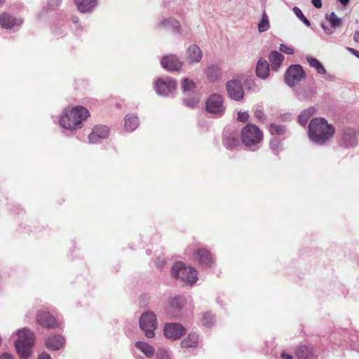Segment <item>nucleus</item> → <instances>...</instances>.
Here are the masks:
<instances>
[{
  "mask_svg": "<svg viewBox=\"0 0 359 359\" xmlns=\"http://www.w3.org/2000/svg\"><path fill=\"white\" fill-rule=\"evenodd\" d=\"M199 101H200V97H195L190 100L189 99L184 100V103L188 107H194L195 106H196L198 104Z\"/></svg>",
  "mask_w": 359,
  "mask_h": 359,
  "instance_id": "e433bc0d",
  "label": "nucleus"
},
{
  "mask_svg": "<svg viewBox=\"0 0 359 359\" xmlns=\"http://www.w3.org/2000/svg\"><path fill=\"white\" fill-rule=\"evenodd\" d=\"M0 22H19L18 19L8 12H4L0 15Z\"/></svg>",
  "mask_w": 359,
  "mask_h": 359,
  "instance_id": "2f4dec72",
  "label": "nucleus"
},
{
  "mask_svg": "<svg viewBox=\"0 0 359 359\" xmlns=\"http://www.w3.org/2000/svg\"><path fill=\"white\" fill-rule=\"evenodd\" d=\"M255 117L257 118L258 120H263L264 118V114L262 111L261 110H256L255 111Z\"/></svg>",
  "mask_w": 359,
  "mask_h": 359,
  "instance_id": "37998d69",
  "label": "nucleus"
},
{
  "mask_svg": "<svg viewBox=\"0 0 359 359\" xmlns=\"http://www.w3.org/2000/svg\"><path fill=\"white\" fill-rule=\"evenodd\" d=\"M333 126L328 124L323 118L313 119L309 126L310 140L318 144H324L332 138L334 134Z\"/></svg>",
  "mask_w": 359,
  "mask_h": 359,
  "instance_id": "f257e3e1",
  "label": "nucleus"
},
{
  "mask_svg": "<svg viewBox=\"0 0 359 359\" xmlns=\"http://www.w3.org/2000/svg\"><path fill=\"white\" fill-rule=\"evenodd\" d=\"M162 67L168 71H180L183 62L176 55H168L164 56L161 60Z\"/></svg>",
  "mask_w": 359,
  "mask_h": 359,
  "instance_id": "f8f14e48",
  "label": "nucleus"
},
{
  "mask_svg": "<svg viewBox=\"0 0 359 359\" xmlns=\"http://www.w3.org/2000/svg\"><path fill=\"white\" fill-rule=\"evenodd\" d=\"M195 259L203 267H208L213 263L212 257L205 249H198L196 251Z\"/></svg>",
  "mask_w": 359,
  "mask_h": 359,
  "instance_id": "dca6fc26",
  "label": "nucleus"
},
{
  "mask_svg": "<svg viewBox=\"0 0 359 359\" xmlns=\"http://www.w3.org/2000/svg\"><path fill=\"white\" fill-rule=\"evenodd\" d=\"M0 359H13V357L8 353H4L0 356Z\"/></svg>",
  "mask_w": 359,
  "mask_h": 359,
  "instance_id": "09e8293b",
  "label": "nucleus"
},
{
  "mask_svg": "<svg viewBox=\"0 0 359 359\" xmlns=\"http://www.w3.org/2000/svg\"><path fill=\"white\" fill-rule=\"evenodd\" d=\"M292 11L294 14L298 18V19L302 22H310L309 20L304 15L301 9L297 6L293 7Z\"/></svg>",
  "mask_w": 359,
  "mask_h": 359,
  "instance_id": "f704fd0d",
  "label": "nucleus"
},
{
  "mask_svg": "<svg viewBox=\"0 0 359 359\" xmlns=\"http://www.w3.org/2000/svg\"><path fill=\"white\" fill-rule=\"evenodd\" d=\"M156 359H170V357L167 351L159 349L156 353Z\"/></svg>",
  "mask_w": 359,
  "mask_h": 359,
  "instance_id": "4c0bfd02",
  "label": "nucleus"
},
{
  "mask_svg": "<svg viewBox=\"0 0 359 359\" xmlns=\"http://www.w3.org/2000/svg\"><path fill=\"white\" fill-rule=\"evenodd\" d=\"M353 39L356 42H359V32H355L354 34Z\"/></svg>",
  "mask_w": 359,
  "mask_h": 359,
  "instance_id": "864d4df0",
  "label": "nucleus"
},
{
  "mask_svg": "<svg viewBox=\"0 0 359 359\" xmlns=\"http://www.w3.org/2000/svg\"><path fill=\"white\" fill-rule=\"evenodd\" d=\"M225 145L229 148H234L239 144V140L237 134L231 133L229 136L226 137L224 140Z\"/></svg>",
  "mask_w": 359,
  "mask_h": 359,
  "instance_id": "c756f323",
  "label": "nucleus"
},
{
  "mask_svg": "<svg viewBox=\"0 0 359 359\" xmlns=\"http://www.w3.org/2000/svg\"><path fill=\"white\" fill-rule=\"evenodd\" d=\"M259 22H269V18L265 13L262 15V18Z\"/></svg>",
  "mask_w": 359,
  "mask_h": 359,
  "instance_id": "603ef678",
  "label": "nucleus"
},
{
  "mask_svg": "<svg viewBox=\"0 0 359 359\" xmlns=\"http://www.w3.org/2000/svg\"><path fill=\"white\" fill-rule=\"evenodd\" d=\"M194 82L189 79H184L182 83V88L184 92L191 91L195 88Z\"/></svg>",
  "mask_w": 359,
  "mask_h": 359,
  "instance_id": "473e14b6",
  "label": "nucleus"
},
{
  "mask_svg": "<svg viewBox=\"0 0 359 359\" xmlns=\"http://www.w3.org/2000/svg\"><path fill=\"white\" fill-rule=\"evenodd\" d=\"M37 321L41 325L46 327H54L57 325L55 318L48 312L39 313L37 315Z\"/></svg>",
  "mask_w": 359,
  "mask_h": 359,
  "instance_id": "a211bd4d",
  "label": "nucleus"
},
{
  "mask_svg": "<svg viewBox=\"0 0 359 359\" xmlns=\"http://www.w3.org/2000/svg\"><path fill=\"white\" fill-rule=\"evenodd\" d=\"M156 265H157V266H161L162 264H160L156 263Z\"/></svg>",
  "mask_w": 359,
  "mask_h": 359,
  "instance_id": "bf43d9fd",
  "label": "nucleus"
},
{
  "mask_svg": "<svg viewBox=\"0 0 359 359\" xmlns=\"http://www.w3.org/2000/svg\"><path fill=\"white\" fill-rule=\"evenodd\" d=\"M198 339V335L196 333L191 332L188 335L187 338L182 341V346L184 348L195 347L197 345Z\"/></svg>",
  "mask_w": 359,
  "mask_h": 359,
  "instance_id": "a878e982",
  "label": "nucleus"
},
{
  "mask_svg": "<svg viewBox=\"0 0 359 359\" xmlns=\"http://www.w3.org/2000/svg\"><path fill=\"white\" fill-rule=\"evenodd\" d=\"M64 344V338L61 336H55L47 339L46 345L49 350H58Z\"/></svg>",
  "mask_w": 359,
  "mask_h": 359,
  "instance_id": "5701e85b",
  "label": "nucleus"
},
{
  "mask_svg": "<svg viewBox=\"0 0 359 359\" xmlns=\"http://www.w3.org/2000/svg\"><path fill=\"white\" fill-rule=\"evenodd\" d=\"M203 325L205 327H210L214 323V318L211 313H207L204 315L202 320Z\"/></svg>",
  "mask_w": 359,
  "mask_h": 359,
  "instance_id": "c9c22d12",
  "label": "nucleus"
},
{
  "mask_svg": "<svg viewBox=\"0 0 359 359\" xmlns=\"http://www.w3.org/2000/svg\"><path fill=\"white\" fill-rule=\"evenodd\" d=\"M314 113V109L312 108L304 110L301 114L299 116L298 119L299 122L302 126H305L309 119L311 117V116Z\"/></svg>",
  "mask_w": 359,
  "mask_h": 359,
  "instance_id": "c85d7f7f",
  "label": "nucleus"
},
{
  "mask_svg": "<svg viewBox=\"0 0 359 359\" xmlns=\"http://www.w3.org/2000/svg\"><path fill=\"white\" fill-rule=\"evenodd\" d=\"M172 277L182 282L193 285L198 279L196 271L192 267H187L183 262H177L171 270Z\"/></svg>",
  "mask_w": 359,
  "mask_h": 359,
  "instance_id": "39448f33",
  "label": "nucleus"
},
{
  "mask_svg": "<svg viewBox=\"0 0 359 359\" xmlns=\"http://www.w3.org/2000/svg\"><path fill=\"white\" fill-rule=\"evenodd\" d=\"M184 303V299L180 295L175 296L170 300V311L168 315L171 317H177L178 311L182 308Z\"/></svg>",
  "mask_w": 359,
  "mask_h": 359,
  "instance_id": "aec40b11",
  "label": "nucleus"
},
{
  "mask_svg": "<svg viewBox=\"0 0 359 359\" xmlns=\"http://www.w3.org/2000/svg\"><path fill=\"white\" fill-rule=\"evenodd\" d=\"M139 323L147 338H153L155 336L154 330L157 327V320L154 313L144 312L142 314Z\"/></svg>",
  "mask_w": 359,
  "mask_h": 359,
  "instance_id": "0eeeda50",
  "label": "nucleus"
},
{
  "mask_svg": "<svg viewBox=\"0 0 359 359\" xmlns=\"http://www.w3.org/2000/svg\"><path fill=\"white\" fill-rule=\"evenodd\" d=\"M328 20L329 22H340V18L337 17L334 12L330 13Z\"/></svg>",
  "mask_w": 359,
  "mask_h": 359,
  "instance_id": "79ce46f5",
  "label": "nucleus"
},
{
  "mask_svg": "<svg viewBox=\"0 0 359 359\" xmlns=\"http://www.w3.org/2000/svg\"><path fill=\"white\" fill-rule=\"evenodd\" d=\"M185 332V328L180 323H167L164 327V334L167 338L177 339Z\"/></svg>",
  "mask_w": 359,
  "mask_h": 359,
  "instance_id": "4468645a",
  "label": "nucleus"
},
{
  "mask_svg": "<svg viewBox=\"0 0 359 359\" xmlns=\"http://www.w3.org/2000/svg\"><path fill=\"white\" fill-rule=\"evenodd\" d=\"M269 130L271 134H277V135H281L283 134L285 132V130L283 127L281 126H278L276 124H271L269 126Z\"/></svg>",
  "mask_w": 359,
  "mask_h": 359,
  "instance_id": "72a5a7b5",
  "label": "nucleus"
},
{
  "mask_svg": "<svg viewBox=\"0 0 359 359\" xmlns=\"http://www.w3.org/2000/svg\"><path fill=\"white\" fill-rule=\"evenodd\" d=\"M249 118V114L248 111H238V116L237 120L240 122H245Z\"/></svg>",
  "mask_w": 359,
  "mask_h": 359,
  "instance_id": "58836bf2",
  "label": "nucleus"
},
{
  "mask_svg": "<svg viewBox=\"0 0 359 359\" xmlns=\"http://www.w3.org/2000/svg\"><path fill=\"white\" fill-rule=\"evenodd\" d=\"M226 91L229 97L239 101L244 96V90L241 84L236 81H229L226 83Z\"/></svg>",
  "mask_w": 359,
  "mask_h": 359,
  "instance_id": "ddd939ff",
  "label": "nucleus"
},
{
  "mask_svg": "<svg viewBox=\"0 0 359 359\" xmlns=\"http://www.w3.org/2000/svg\"><path fill=\"white\" fill-rule=\"evenodd\" d=\"M340 25L341 24H320V26L325 34L330 35L339 29Z\"/></svg>",
  "mask_w": 359,
  "mask_h": 359,
  "instance_id": "7c9ffc66",
  "label": "nucleus"
},
{
  "mask_svg": "<svg viewBox=\"0 0 359 359\" xmlns=\"http://www.w3.org/2000/svg\"><path fill=\"white\" fill-rule=\"evenodd\" d=\"M203 58V52L196 44L189 46L185 52V60L189 65L199 63Z\"/></svg>",
  "mask_w": 359,
  "mask_h": 359,
  "instance_id": "9b49d317",
  "label": "nucleus"
},
{
  "mask_svg": "<svg viewBox=\"0 0 359 359\" xmlns=\"http://www.w3.org/2000/svg\"><path fill=\"white\" fill-rule=\"evenodd\" d=\"M16 24H1V26L3 29H11L13 28V27Z\"/></svg>",
  "mask_w": 359,
  "mask_h": 359,
  "instance_id": "de8ad7c7",
  "label": "nucleus"
},
{
  "mask_svg": "<svg viewBox=\"0 0 359 359\" xmlns=\"http://www.w3.org/2000/svg\"><path fill=\"white\" fill-rule=\"evenodd\" d=\"M306 60L309 66L314 68L318 74H325L326 73V69L317 59L308 56Z\"/></svg>",
  "mask_w": 359,
  "mask_h": 359,
  "instance_id": "bb28decb",
  "label": "nucleus"
},
{
  "mask_svg": "<svg viewBox=\"0 0 359 359\" xmlns=\"http://www.w3.org/2000/svg\"><path fill=\"white\" fill-rule=\"evenodd\" d=\"M257 76L262 79H266L269 75V65L266 60L259 59L256 67Z\"/></svg>",
  "mask_w": 359,
  "mask_h": 359,
  "instance_id": "412c9836",
  "label": "nucleus"
},
{
  "mask_svg": "<svg viewBox=\"0 0 359 359\" xmlns=\"http://www.w3.org/2000/svg\"><path fill=\"white\" fill-rule=\"evenodd\" d=\"M38 359H51V358L49 354H48L46 353H43L39 355Z\"/></svg>",
  "mask_w": 359,
  "mask_h": 359,
  "instance_id": "8fccbe9b",
  "label": "nucleus"
},
{
  "mask_svg": "<svg viewBox=\"0 0 359 359\" xmlns=\"http://www.w3.org/2000/svg\"><path fill=\"white\" fill-rule=\"evenodd\" d=\"M262 138V132L254 124L248 123L241 130L242 142L251 150L257 149Z\"/></svg>",
  "mask_w": 359,
  "mask_h": 359,
  "instance_id": "20e7f679",
  "label": "nucleus"
},
{
  "mask_svg": "<svg viewBox=\"0 0 359 359\" xmlns=\"http://www.w3.org/2000/svg\"><path fill=\"white\" fill-rule=\"evenodd\" d=\"M280 50L287 55H292L294 53L293 48L291 46H288L285 44H280Z\"/></svg>",
  "mask_w": 359,
  "mask_h": 359,
  "instance_id": "ea45409f",
  "label": "nucleus"
},
{
  "mask_svg": "<svg viewBox=\"0 0 359 359\" xmlns=\"http://www.w3.org/2000/svg\"><path fill=\"white\" fill-rule=\"evenodd\" d=\"M78 10L83 13L92 12L97 5V0H74Z\"/></svg>",
  "mask_w": 359,
  "mask_h": 359,
  "instance_id": "f3484780",
  "label": "nucleus"
},
{
  "mask_svg": "<svg viewBox=\"0 0 359 359\" xmlns=\"http://www.w3.org/2000/svg\"><path fill=\"white\" fill-rule=\"evenodd\" d=\"M205 73L207 79L210 82L217 81L222 76L221 67L215 65L208 66L205 69Z\"/></svg>",
  "mask_w": 359,
  "mask_h": 359,
  "instance_id": "6ab92c4d",
  "label": "nucleus"
},
{
  "mask_svg": "<svg viewBox=\"0 0 359 359\" xmlns=\"http://www.w3.org/2000/svg\"><path fill=\"white\" fill-rule=\"evenodd\" d=\"M359 130L353 128H344L341 132V143L346 147H355L358 142Z\"/></svg>",
  "mask_w": 359,
  "mask_h": 359,
  "instance_id": "9d476101",
  "label": "nucleus"
},
{
  "mask_svg": "<svg viewBox=\"0 0 359 359\" xmlns=\"http://www.w3.org/2000/svg\"><path fill=\"white\" fill-rule=\"evenodd\" d=\"M282 359H292V356L285 352H283L280 355Z\"/></svg>",
  "mask_w": 359,
  "mask_h": 359,
  "instance_id": "3c124183",
  "label": "nucleus"
},
{
  "mask_svg": "<svg viewBox=\"0 0 359 359\" xmlns=\"http://www.w3.org/2000/svg\"><path fill=\"white\" fill-rule=\"evenodd\" d=\"M272 70L278 71L281 65L284 56L276 50L272 51L269 57Z\"/></svg>",
  "mask_w": 359,
  "mask_h": 359,
  "instance_id": "4be33fe9",
  "label": "nucleus"
},
{
  "mask_svg": "<svg viewBox=\"0 0 359 359\" xmlns=\"http://www.w3.org/2000/svg\"><path fill=\"white\" fill-rule=\"evenodd\" d=\"M176 81L169 77L165 79H159L155 84V90L157 94L163 96L172 95L176 90Z\"/></svg>",
  "mask_w": 359,
  "mask_h": 359,
  "instance_id": "1a4fd4ad",
  "label": "nucleus"
},
{
  "mask_svg": "<svg viewBox=\"0 0 359 359\" xmlns=\"http://www.w3.org/2000/svg\"><path fill=\"white\" fill-rule=\"evenodd\" d=\"M79 19L76 16H73L72 18V22L74 23L79 22Z\"/></svg>",
  "mask_w": 359,
  "mask_h": 359,
  "instance_id": "4d7b16f0",
  "label": "nucleus"
},
{
  "mask_svg": "<svg viewBox=\"0 0 359 359\" xmlns=\"http://www.w3.org/2000/svg\"><path fill=\"white\" fill-rule=\"evenodd\" d=\"M311 3L316 8L322 7V0H311Z\"/></svg>",
  "mask_w": 359,
  "mask_h": 359,
  "instance_id": "a18cd8bd",
  "label": "nucleus"
},
{
  "mask_svg": "<svg viewBox=\"0 0 359 359\" xmlns=\"http://www.w3.org/2000/svg\"><path fill=\"white\" fill-rule=\"evenodd\" d=\"M349 1L350 0H339L340 4H342L343 6H346L349 3Z\"/></svg>",
  "mask_w": 359,
  "mask_h": 359,
  "instance_id": "6e6d98bb",
  "label": "nucleus"
},
{
  "mask_svg": "<svg viewBox=\"0 0 359 359\" xmlns=\"http://www.w3.org/2000/svg\"><path fill=\"white\" fill-rule=\"evenodd\" d=\"M139 125L136 116H126L125 118V128L128 131H133Z\"/></svg>",
  "mask_w": 359,
  "mask_h": 359,
  "instance_id": "cd10ccee",
  "label": "nucleus"
},
{
  "mask_svg": "<svg viewBox=\"0 0 359 359\" xmlns=\"http://www.w3.org/2000/svg\"><path fill=\"white\" fill-rule=\"evenodd\" d=\"M278 142H271V148L273 151H275L276 148H278Z\"/></svg>",
  "mask_w": 359,
  "mask_h": 359,
  "instance_id": "5fc2aeb1",
  "label": "nucleus"
},
{
  "mask_svg": "<svg viewBox=\"0 0 359 359\" xmlns=\"http://www.w3.org/2000/svg\"><path fill=\"white\" fill-rule=\"evenodd\" d=\"M269 29V24H258V30L259 32H263Z\"/></svg>",
  "mask_w": 359,
  "mask_h": 359,
  "instance_id": "c03bdc74",
  "label": "nucleus"
},
{
  "mask_svg": "<svg viewBox=\"0 0 359 359\" xmlns=\"http://www.w3.org/2000/svg\"><path fill=\"white\" fill-rule=\"evenodd\" d=\"M305 77L303 68L299 65H292L287 69L285 76V83L290 86H294Z\"/></svg>",
  "mask_w": 359,
  "mask_h": 359,
  "instance_id": "6e6552de",
  "label": "nucleus"
},
{
  "mask_svg": "<svg viewBox=\"0 0 359 359\" xmlns=\"http://www.w3.org/2000/svg\"><path fill=\"white\" fill-rule=\"evenodd\" d=\"M205 110L215 117L223 116L226 111L223 97L218 93L210 94L205 101Z\"/></svg>",
  "mask_w": 359,
  "mask_h": 359,
  "instance_id": "423d86ee",
  "label": "nucleus"
},
{
  "mask_svg": "<svg viewBox=\"0 0 359 359\" xmlns=\"http://www.w3.org/2000/svg\"><path fill=\"white\" fill-rule=\"evenodd\" d=\"M61 4V0H49L48 5L50 8L55 9L59 7Z\"/></svg>",
  "mask_w": 359,
  "mask_h": 359,
  "instance_id": "a19ab883",
  "label": "nucleus"
},
{
  "mask_svg": "<svg viewBox=\"0 0 359 359\" xmlns=\"http://www.w3.org/2000/svg\"><path fill=\"white\" fill-rule=\"evenodd\" d=\"M90 116L88 110L81 106H77L66 111L61 116L60 123L61 126L69 130L79 128Z\"/></svg>",
  "mask_w": 359,
  "mask_h": 359,
  "instance_id": "f03ea898",
  "label": "nucleus"
},
{
  "mask_svg": "<svg viewBox=\"0 0 359 359\" xmlns=\"http://www.w3.org/2000/svg\"><path fill=\"white\" fill-rule=\"evenodd\" d=\"M295 355L299 359L313 358V353L312 350L304 345H301L297 348Z\"/></svg>",
  "mask_w": 359,
  "mask_h": 359,
  "instance_id": "b1692460",
  "label": "nucleus"
},
{
  "mask_svg": "<svg viewBox=\"0 0 359 359\" xmlns=\"http://www.w3.org/2000/svg\"><path fill=\"white\" fill-rule=\"evenodd\" d=\"M109 136V128L107 126H95L88 136L89 142L92 144H96L100 140L106 139Z\"/></svg>",
  "mask_w": 359,
  "mask_h": 359,
  "instance_id": "2eb2a0df",
  "label": "nucleus"
},
{
  "mask_svg": "<svg viewBox=\"0 0 359 359\" xmlns=\"http://www.w3.org/2000/svg\"><path fill=\"white\" fill-rule=\"evenodd\" d=\"M347 50L359 58V51L351 48H346Z\"/></svg>",
  "mask_w": 359,
  "mask_h": 359,
  "instance_id": "49530a36",
  "label": "nucleus"
},
{
  "mask_svg": "<svg viewBox=\"0 0 359 359\" xmlns=\"http://www.w3.org/2000/svg\"><path fill=\"white\" fill-rule=\"evenodd\" d=\"M17 340L15 346L21 359H27L32 353V348L35 342L34 333L27 328L18 330Z\"/></svg>",
  "mask_w": 359,
  "mask_h": 359,
  "instance_id": "7ed1b4c3",
  "label": "nucleus"
},
{
  "mask_svg": "<svg viewBox=\"0 0 359 359\" xmlns=\"http://www.w3.org/2000/svg\"><path fill=\"white\" fill-rule=\"evenodd\" d=\"M178 28H179L178 27H176L175 29L177 30V32H180V31L178 29Z\"/></svg>",
  "mask_w": 359,
  "mask_h": 359,
  "instance_id": "052dcab7",
  "label": "nucleus"
},
{
  "mask_svg": "<svg viewBox=\"0 0 359 359\" xmlns=\"http://www.w3.org/2000/svg\"><path fill=\"white\" fill-rule=\"evenodd\" d=\"M6 0H0V6H2Z\"/></svg>",
  "mask_w": 359,
  "mask_h": 359,
  "instance_id": "13d9d810",
  "label": "nucleus"
},
{
  "mask_svg": "<svg viewBox=\"0 0 359 359\" xmlns=\"http://www.w3.org/2000/svg\"><path fill=\"white\" fill-rule=\"evenodd\" d=\"M135 347L147 358H151L154 355V348L147 342L137 341L135 343Z\"/></svg>",
  "mask_w": 359,
  "mask_h": 359,
  "instance_id": "393cba45",
  "label": "nucleus"
}]
</instances>
